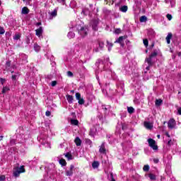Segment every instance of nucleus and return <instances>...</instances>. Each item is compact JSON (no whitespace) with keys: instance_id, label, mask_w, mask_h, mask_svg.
<instances>
[{"instance_id":"1","label":"nucleus","mask_w":181,"mask_h":181,"mask_svg":"<svg viewBox=\"0 0 181 181\" xmlns=\"http://www.w3.org/2000/svg\"><path fill=\"white\" fill-rule=\"evenodd\" d=\"M76 29H78V32L82 37H86V36L88 35V28H87V27H81L78 25Z\"/></svg>"},{"instance_id":"2","label":"nucleus","mask_w":181,"mask_h":181,"mask_svg":"<svg viewBox=\"0 0 181 181\" xmlns=\"http://www.w3.org/2000/svg\"><path fill=\"white\" fill-rule=\"evenodd\" d=\"M21 173H25V167L23 165L16 167L13 170V174L15 177H19Z\"/></svg>"},{"instance_id":"3","label":"nucleus","mask_w":181,"mask_h":181,"mask_svg":"<svg viewBox=\"0 0 181 181\" xmlns=\"http://www.w3.org/2000/svg\"><path fill=\"white\" fill-rule=\"evenodd\" d=\"M158 56V52L154 51L148 58L146 59V63H148V66L146 67V70H149V67H151V65L152 64V59L153 57H156Z\"/></svg>"},{"instance_id":"4","label":"nucleus","mask_w":181,"mask_h":181,"mask_svg":"<svg viewBox=\"0 0 181 181\" xmlns=\"http://www.w3.org/2000/svg\"><path fill=\"white\" fill-rule=\"evenodd\" d=\"M148 145L153 151H158V146L156 145V141L152 139H148Z\"/></svg>"},{"instance_id":"5","label":"nucleus","mask_w":181,"mask_h":181,"mask_svg":"<svg viewBox=\"0 0 181 181\" xmlns=\"http://www.w3.org/2000/svg\"><path fill=\"white\" fill-rule=\"evenodd\" d=\"M90 25L93 30H98V20H93Z\"/></svg>"},{"instance_id":"6","label":"nucleus","mask_w":181,"mask_h":181,"mask_svg":"<svg viewBox=\"0 0 181 181\" xmlns=\"http://www.w3.org/2000/svg\"><path fill=\"white\" fill-rule=\"evenodd\" d=\"M168 127L170 129H173L176 127V121L174 119H170L168 123Z\"/></svg>"},{"instance_id":"7","label":"nucleus","mask_w":181,"mask_h":181,"mask_svg":"<svg viewBox=\"0 0 181 181\" xmlns=\"http://www.w3.org/2000/svg\"><path fill=\"white\" fill-rule=\"evenodd\" d=\"M124 39H125V37L121 36L117 40H116L115 43H119L120 46H122V47H124Z\"/></svg>"},{"instance_id":"8","label":"nucleus","mask_w":181,"mask_h":181,"mask_svg":"<svg viewBox=\"0 0 181 181\" xmlns=\"http://www.w3.org/2000/svg\"><path fill=\"white\" fill-rule=\"evenodd\" d=\"M144 127L146 129H152L153 128V123L151 122H144Z\"/></svg>"},{"instance_id":"9","label":"nucleus","mask_w":181,"mask_h":181,"mask_svg":"<svg viewBox=\"0 0 181 181\" xmlns=\"http://www.w3.org/2000/svg\"><path fill=\"white\" fill-rule=\"evenodd\" d=\"M74 170V165H71L69 170L66 171V176H73V170Z\"/></svg>"},{"instance_id":"10","label":"nucleus","mask_w":181,"mask_h":181,"mask_svg":"<svg viewBox=\"0 0 181 181\" xmlns=\"http://www.w3.org/2000/svg\"><path fill=\"white\" fill-rule=\"evenodd\" d=\"M35 35L38 37H40L43 35V28L40 27L38 29L35 30Z\"/></svg>"},{"instance_id":"11","label":"nucleus","mask_w":181,"mask_h":181,"mask_svg":"<svg viewBox=\"0 0 181 181\" xmlns=\"http://www.w3.org/2000/svg\"><path fill=\"white\" fill-rule=\"evenodd\" d=\"M99 152L100 153H106L107 150H105V144L103 143L102 145L100 146V148H99Z\"/></svg>"},{"instance_id":"12","label":"nucleus","mask_w":181,"mask_h":181,"mask_svg":"<svg viewBox=\"0 0 181 181\" xmlns=\"http://www.w3.org/2000/svg\"><path fill=\"white\" fill-rule=\"evenodd\" d=\"M172 33H169L166 37V42L168 43V45H170V39H172Z\"/></svg>"},{"instance_id":"13","label":"nucleus","mask_w":181,"mask_h":181,"mask_svg":"<svg viewBox=\"0 0 181 181\" xmlns=\"http://www.w3.org/2000/svg\"><path fill=\"white\" fill-rule=\"evenodd\" d=\"M74 142H75L76 146H81V139H80L79 137H76L74 140Z\"/></svg>"},{"instance_id":"14","label":"nucleus","mask_w":181,"mask_h":181,"mask_svg":"<svg viewBox=\"0 0 181 181\" xmlns=\"http://www.w3.org/2000/svg\"><path fill=\"white\" fill-rule=\"evenodd\" d=\"M21 13L23 15H28V13H29V9L28 8V7H23L22 8Z\"/></svg>"},{"instance_id":"15","label":"nucleus","mask_w":181,"mask_h":181,"mask_svg":"<svg viewBox=\"0 0 181 181\" xmlns=\"http://www.w3.org/2000/svg\"><path fill=\"white\" fill-rule=\"evenodd\" d=\"M57 16V11L54 10L52 12L50 13L49 19H53V18Z\"/></svg>"},{"instance_id":"16","label":"nucleus","mask_w":181,"mask_h":181,"mask_svg":"<svg viewBox=\"0 0 181 181\" xmlns=\"http://www.w3.org/2000/svg\"><path fill=\"white\" fill-rule=\"evenodd\" d=\"M65 157L66 159H68V160H73L74 159L73 156L70 153H66L65 154Z\"/></svg>"},{"instance_id":"17","label":"nucleus","mask_w":181,"mask_h":181,"mask_svg":"<svg viewBox=\"0 0 181 181\" xmlns=\"http://www.w3.org/2000/svg\"><path fill=\"white\" fill-rule=\"evenodd\" d=\"M66 100L69 103V104H71V103H73V96L70 95H67Z\"/></svg>"},{"instance_id":"18","label":"nucleus","mask_w":181,"mask_h":181,"mask_svg":"<svg viewBox=\"0 0 181 181\" xmlns=\"http://www.w3.org/2000/svg\"><path fill=\"white\" fill-rule=\"evenodd\" d=\"M98 166H100V163L98 161H94L92 163V167L93 168V169H97V168H98Z\"/></svg>"},{"instance_id":"19","label":"nucleus","mask_w":181,"mask_h":181,"mask_svg":"<svg viewBox=\"0 0 181 181\" xmlns=\"http://www.w3.org/2000/svg\"><path fill=\"white\" fill-rule=\"evenodd\" d=\"M162 103H163L162 99H157V100H156V107L160 106L162 105Z\"/></svg>"},{"instance_id":"20","label":"nucleus","mask_w":181,"mask_h":181,"mask_svg":"<svg viewBox=\"0 0 181 181\" xmlns=\"http://www.w3.org/2000/svg\"><path fill=\"white\" fill-rule=\"evenodd\" d=\"M127 111H128L129 114H134L135 109H134V107H128Z\"/></svg>"},{"instance_id":"21","label":"nucleus","mask_w":181,"mask_h":181,"mask_svg":"<svg viewBox=\"0 0 181 181\" xmlns=\"http://www.w3.org/2000/svg\"><path fill=\"white\" fill-rule=\"evenodd\" d=\"M150 180H156V175L153 174H148Z\"/></svg>"},{"instance_id":"22","label":"nucleus","mask_w":181,"mask_h":181,"mask_svg":"<svg viewBox=\"0 0 181 181\" xmlns=\"http://www.w3.org/2000/svg\"><path fill=\"white\" fill-rule=\"evenodd\" d=\"M120 11L121 12H127V11H128V6H122L121 8H120Z\"/></svg>"},{"instance_id":"23","label":"nucleus","mask_w":181,"mask_h":181,"mask_svg":"<svg viewBox=\"0 0 181 181\" xmlns=\"http://www.w3.org/2000/svg\"><path fill=\"white\" fill-rule=\"evenodd\" d=\"M74 36H76V34H74V33H73V32H69L68 33L69 39H73L74 37Z\"/></svg>"},{"instance_id":"24","label":"nucleus","mask_w":181,"mask_h":181,"mask_svg":"<svg viewBox=\"0 0 181 181\" xmlns=\"http://www.w3.org/2000/svg\"><path fill=\"white\" fill-rule=\"evenodd\" d=\"M107 47L108 51L111 52V48L112 47L113 45H112V43H111L108 41H107Z\"/></svg>"},{"instance_id":"25","label":"nucleus","mask_w":181,"mask_h":181,"mask_svg":"<svg viewBox=\"0 0 181 181\" xmlns=\"http://www.w3.org/2000/svg\"><path fill=\"white\" fill-rule=\"evenodd\" d=\"M9 91V88L8 86H5L3 88L2 93L5 94L6 93H8Z\"/></svg>"},{"instance_id":"26","label":"nucleus","mask_w":181,"mask_h":181,"mask_svg":"<svg viewBox=\"0 0 181 181\" xmlns=\"http://www.w3.org/2000/svg\"><path fill=\"white\" fill-rule=\"evenodd\" d=\"M148 18L145 16H143L140 18V22L141 23L146 22Z\"/></svg>"},{"instance_id":"27","label":"nucleus","mask_w":181,"mask_h":181,"mask_svg":"<svg viewBox=\"0 0 181 181\" xmlns=\"http://www.w3.org/2000/svg\"><path fill=\"white\" fill-rule=\"evenodd\" d=\"M71 124H72V125H78V121L77 119H71Z\"/></svg>"},{"instance_id":"28","label":"nucleus","mask_w":181,"mask_h":181,"mask_svg":"<svg viewBox=\"0 0 181 181\" xmlns=\"http://www.w3.org/2000/svg\"><path fill=\"white\" fill-rule=\"evenodd\" d=\"M34 50H35L36 52H39V50H40V46H39L37 44H35Z\"/></svg>"},{"instance_id":"29","label":"nucleus","mask_w":181,"mask_h":181,"mask_svg":"<svg viewBox=\"0 0 181 181\" xmlns=\"http://www.w3.org/2000/svg\"><path fill=\"white\" fill-rule=\"evenodd\" d=\"M59 163L62 165V166H66V160L64 159H60Z\"/></svg>"},{"instance_id":"30","label":"nucleus","mask_w":181,"mask_h":181,"mask_svg":"<svg viewBox=\"0 0 181 181\" xmlns=\"http://www.w3.org/2000/svg\"><path fill=\"white\" fill-rule=\"evenodd\" d=\"M143 43H144V46H145L146 47H148V45H149V42L148 41L147 39H144V40H143Z\"/></svg>"},{"instance_id":"31","label":"nucleus","mask_w":181,"mask_h":181,"mask_svg":"<svg viewBox=\"0 0 181 181\" xmlns=\"http://www.w3.org/2000/svg\"><path fill=\"white\" fill-rule=\"evenodd\" d=\"M98 45H99V49H100V50H103V49L104 48V42H99Z\"/></svg>"},{"instance_id":"32","label":"nucleus","mask_w":181,"mask_h":181,"mask_svg":"<svg viewBox=\"0 0 181 181\" xmlns=\"http://www.w3.org/2000/svg\"><path fill=\"white\" fill-rule=\"evenodd\" d=\"M42 145H45V146H46L47 148H50V144H49V142H46L45 141H42Z\"/></svg>"},{"instance_id":"33","label":"nucleus","mask_w":181,"mask_h":181,"mask_svg":"<svg viewBox=\"0 0 181 181\" xmlns=\"http://www.w3.org/2000/svg\"><path fill=\"white\" fill-rule=\"evenodd\" d=\"M14 40H19L21 39V35L19 34H16L15 36L13 37Z\"/></svg>"},{"instance_id":"34","label":"nucleus","mask_w":181,"mask_h":181,"mask_svg":"<svg viewBox=\"0 0 181 181\" xmlns=\"http://www.w3.org/2000/svg\"><path fill=\"white\" fill-rule=\"evenodd\" d=\"M78 104L80 105H83V104H84V103H85L84 99H83V98L78 99Z\"/></svg>"},{"instance_id":"35","label":"nucleus","mask_w":181,"mask_h":181,"mask_svg":"<svg viewBox=\"0 0 181 181\" xmlns=\"http://www.w3.org/2000/svg\"><path fill=\"white\" fill-rule=\"evenodd\" d=\"M143 170H144V172H148V170H149V165H144L143 168Z\"/></svg>"},{"instance_id":"36","label":"nucleus","mask_w":181,"mask_h":181,"mask_svg":"<svg viewBox=\"0 0 181 181\" xmlns=\"http://www.w3.org/2000/svg\"><path fill=\"white\" fill-rule=\"evenodd\" d=\"M59 4H62V5H66V0H57Z\"/></svg>"},{"instance_id":"37","label":"nucleus","mask_w":181,"mask_h":181,"mask_svg":"<svg viewBox=\"0 0 181 181\" xmlns=\"http://www.w3.org/2000/svg\"><path fill=\"white\" fill-rule=\"evenodd\" d=\"M76 98L78 100H80L81 98V95L80 93H76Z\"/></svg>"},{"instance_id":"38","label":"nucleus","mask_w":181,"mask_h":181,"mask_svg":"<svg viewBox=\"0 0 181 181\" xmlns=\"http://www.w3.org/2000/svg\"><path fill=\"white\" fill-rule=\"evenodd\" d=\"M5 33V29L3 27H0V35H4Z\"/></svg>"},{"instance_id":"39","label":"nucleus","mask_w":181,"mask_h":181,"mask_svg":"<svg viewBox=\"0 0 181 181\" xmlns=\"http://www.w3.org/2000/svg\"><path fill=\"white\" fill-rule=\"evenodd\" d=\"M115 33H116L117 35H119V33H121V29L117 28V29L115 30Z\"/></svg>"},{"instance_id":"40","label":"nucleus","mask_w":181,"mask_h":181,"mask_svg":"<svg viewBox=\"0 0 181 181\" xmlns=\"http://www.w3.org/2000/svg\"><path fill=\"white\" fill-rule=\"evenodd\" d=\"M67 76H68V77H73V72L69 71L67 72Z\"/></svg>"},{"instance_id":"41","label":"nucleus","mask_w":181,"mask_h":181,"mask_svg":"<svg viewBox=\"0 0 181 181\" xmlns=\"http://www.w3.org/2000/svg\"><path fill=\"white\" fill-rule=\"evenodd\" d=\"M166 18L168 19V21H172V15L167 14Z\"/></svg>"},{"instance_id":"42","label":"nucleus","mask_w":181,"mask_h":181,"mask_svg":"<svg viewBox=\"0 0 181 181\" xmlns=\"http://www.w3.org/2000/svg\"><path fill=\"white\" fill-rule=\"evenodd\" d=\"M94 130L93 129H90L89 135H90V136H94Z\"/></svg>"},{"instance_id":"43","label":"nucleus","mask_w":181,"mask_h":181,"mask_svg":"<svg viewBox=\"0 0 181 181\" xmlns=\"http://www.w3.org/2000/svg\"><path fill=\"white\" fill-rule=\"evenodd\" d=\"M57 84V81H53L52 82V83H51V86H52V87H54V86H56Z\"/></svg>"},{"instance_id":"44","label":"nucleus","mask_w":181,"mask_h":181,"mask_svg":"<svg viewBox=\"0 0 181 181\" xmlns=\"http://www.w3.org/2000/svg\"><path fill=\"white\" fill-rule=\"evenodd\" d=\"M18 75H12L11 76L12 80H16V78H18Z\"/></svg>"},{"instance_id":"45","label":"nucleus","mask_w":181,"mask_h":181,"mask_svg":"<svg viewBox=\"0 0 181 181\" xmlns=\"http://www.w3.org/2000/svg\"><path fill=\"white\" fill-rule=\"evenodd\" d=\"M51 114H52V112H50V111H47V112H45V115H46L47 117H50Z\"/></svg>"},{"instance_id":"46","label":"nucleus","mask_w":181,"mask_h":181,"mask_svg":"<svg viewBox=\"0 0 181 181\" xmlns=\"http://www.w3.org/2000/svg\"><path fill=\"white\" fill-rule=\"evenodd\" d=\"M5 180V175H1L0 176V181H4Z\"/></svg>"},{"instance_id":"47","label":"nucleus","mask_w":181,"mask_h":181,"mask_svg":"<svg viewBox=\"0 0 181 181\" xmlns=\"http://www.w3.org/2000/svg\"><path fill=\"white\" fill-rule=\"evenodd\" d=\"M6 67H11V62H6Z\"/></svg>"},{"instance_id":"48","label":"nucleus","mask_w":181,"mask_h":181,"mask_svg":"<svg viewBox=\"0 0 181 181\" xmlns=\"http://www.w3.org/2000/svg\"><path fill=\"white\" fill-rule=\"evenodd\" d=\"M153 162H154V163H158V162H159V159H158V158H154V159H153Z\"/></svg>"},{"instance_id":"49","label":"nucleus","mask_w":181,"mask_h":181,"mask_svg":"<svg viewBox=\"0 0 181 181\" xmlns=\"http://www.w3.org/2000/svg\"><path fill=\"white\" fill-rule=\"evenodd\" d=\"M177 112H178L179 115H181V107L177 109Z\"/></svg>"},{"instance_id":"50","label":"nucleus","mask_w":181,"mask_h":181,"mask_svg":"<svg viewBox=\"0 0 181 181\" xmlns=\"http://www.w3.org/2000/svg\"><path fill=\"white\" fill-rule=\"evenodd\" d=\"M40 25H42L41 22H38V23H35L36 26H40Z\"/></svg>"},{"instance_id":"51","label":"nucleus","mask_w":181,"mask_h":181,"mask_svg":"<svg viewBox=\"0 0 181 181\" xmlns=\"http://www.w3.org/2000/svg\"><path fill=\"white\" fill-rule=\"evenodd\" d=\"M93 50H94V52H100V49H98V48H95Z\"/></svg>"},{"instance_id":"52","label":"nucleus","mask_w":181,"mask_h":181,"mask_svg":"<svg viewBox=\"0 0 181 181\" xmlns=\"http://www.w3.org/2000/svg\"><path fill=\"white\" fill-rule=\"evenodd\" d=\"M165 135H166V136H168V138H170V135L169 134V133L166 132Z\"/></svg>"},{"instance_id":"53","label":"nucleus","mask_w":181,"mask_h":181,"mask_svg":"<svg viewBox=\"0 0 181 181\" xmlns=\"http://www.w3.org/2000/svg\"><path fill=\"white\" fill-rule=\"evenodd\" d=\"M170 4H171V8H173V5H174V4H173V1H170Z\"/></svg>"},{"instance_id":"54","label":"nucleus","mask_w":181,"mask_h":181,"mask_svg":"<svg viewBox=\"0 0 181 181\" xmlns=\"http://www.w3.org/2000/svg\"><path fill=\"white\" fill-rule=\"evenodd\" d=\"M107 1V4H108V1L109 0H106ZM112 1V5L114 4V0H111Z\"/></svg>"},{"instance_id":"55","label":"nucleus","mask_w":181,"mask_h":181,"mask_svg":"<svg viewBox=\"0 0 181 181\" xmlns=\"http://www.w3.org/2000/svg\"><path fill=\"white\" fill-rule=\"evenodd\" d=\"M171 142H172V140L168 141V145H170Z\"/></svg>"},{"instance_id":"56","label":"nucleus","mask_w":181,"mask_h":181,"mask_svg":"<svg viewBox=\"0 0 181 181\" xmlns=\"http://www.w3.org/2000/svg\"><path fill=\"white\" fill-rule=\"evenodd\" d=\"M157 138H158V139H159V138H160V135L158 134Z\"/></svg>"},{"instance_id":"57","label":"nucleus","mask_w":181,"mask_h":181,"mask_svg":"<svg viewBox=\"0 0 181 181\" xmlns=\"http://www.w3.org/2000/svg\"><path fill=\"white\" fill-rule=\"evenodd\" d=\"M111 181H115V180L114 178L112 177Z\"/></svg>"},{"instance_id":"58","label":"nucleus","mask_w":181,"mask_h":181,"mask_svg":"<svg viewBox=\"0 0 181 181\" xmlns=\"http://www.w3.org/2000/svg\"><path fill=\"white\" fill-rule=\"evenodd\" d=\"M2 139V136H0V141Z\"/></svg>"},{"instance_id":"59","label":"nucleus","mask_w":181,"mask_h":181,"mask_svg":"<svg viewBox=\"0 0 181 181\" xmlns=\"http://www.w3.org/2000/svg\"><path fill=\"white\" fill-rule=\"evenodd\" d=\"M178 55L180 56V52L178 53Z\"/></svg>"},{"instance_id":"60","label":"nucleus","mask_w":181,"mask_h":181,"mask_svg":"<svg viewBox=\"0 0 181 181\" xmlns=\"http://www.w3.org/2000/svg\"><path fill=\"white\" fill-rule=\"evenodd\" d=\"M151 46H152V47H153V45H152Z\"/></svg>"},{"instance_id":"61","label":"nucleus","mask_w":181,"mask_h":181,"mask_svg":"<svg viewBox=\"0 0 181 181\" xmlns=\"http://www.w3.org/2000/svg\"><path fill=\"white\" fill-rule=\"evenodd\" d=\"M89 142H91V141L88 140Z\"/></svg>"},{"instance_id":"62","label":"nucleus","mask_w":181,"mask_h":181,"mask_svg":"<svg viewBox=\"0 0 181 181\" xmlns=\"http://www.w3.org/2000/svg\"><path fill=\"white\" fill-rule=\"evenodd\" d=\"M0 6H1V1H0Z\"/></svg>"},{"instance_id":"63","label":"nucleus","mask_w":181,"mask_h":181,"mask_svg":"<svg viewBox=\"0 0 181 181\" xmlns=\"http://www.w3.org/2000/svg\"><path fill=\"white\" fill-rule=\"evenodd\" d=\"M23 1H25V0H23Z\"/></svg>"}]
</instances>
